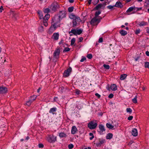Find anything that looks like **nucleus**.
Wrapping results in <instances>:
<instances>
[{"mask_svg":"<svg viewBox=\"0 0 149 149\" xmlns=\"http://www.w3.org/2000/svg\"><path fill=\"white\" fill-rule=\"evenodd\" d=\"M147 33L149 34V27H147Z\"/></svg>","mask_w":149,"mask_h":149,"instance_id":"nucleus-58","label":"nucleus"},{"mask_svg":"<svg viewBox=\"0 0 149 149\" xmlns=\"http://www.w3.org/2000/svg\"><path fill=\"white\" fill-rule=\"evenodd\" d=\"M114 6L118 8H122L123 6L122 3L120 1H117L116 2L115 5Z\"/></svg>","mask_w":149,"mask_h":149,"instance_id":"nucleus-12","label":"nucleus"},{"mask_svg":"<svg viewBox=\"0 0 149 149\" xmlns=\"http://www.w3.org/2000/svg\"><path fill=\"white\" fill-rule=\"evenodd\" d=\"M127 75L126 74H123L120 76V79L121 80H123L125 79L127 77Z\"/></svg>","mask_w":149,"mask_h":149,"instance_id":"nucleus-23","label":"nucleus"},{"mask_svg":"<svg viewBox=\"0 0 149 149\" xmlns=\"http://www.w3.org/2000/svg\"><path fill=\"white\" fill-rule=\"evenodd\" d=\"M56 108L55 107L53 108L50 109L49 112L50 113H52L53 114L54 113V112L56 111Z\"/></svg>","mask_w":149,"mask_h":149,"instance_id":"nucleus-19","label":"nucleus"},{"mask_svg":"<svg viewBox=\"0 0 149 149\" xmlns=\"http://www.w3.org/2000/svg\"><path fill=\"white\" fill-rule=\"evenodd\" d=\"M49 17V15L48 14H46L44 17L43 18V19L46 20V19L47 20Z\"/></svg>","mask_w":149,"mask_h":149,"instance_id":"nucleus-30","label":"nucleus"},{"mask_svg":"<svg viewBox=\"0 0 149 149\" xmlns=\"http://www.w3.org/2000/svg\"><path fill=\"white\" fill-rule=\"evenodd\" d=\"M106 126L107 127L110 129H112L114 127V126H113V125H111V124H109L108 123H107Z\"/></svg>","mask_w":149,"mask_h":149,"instance_id":"nucleus-27","label":"nucleus"},{"mask_svg":"<svg viewBox=\"0 0 149 149\" xmlns=\"http://www.w3.org/2000/svg\"><path fill=\"white\" fill-rule=\"evenodd\" d=\"M52 37L55 40H56L58 39L59 37V34L58 33H55L53 36Z\"/></svg>","mask_w":149,"mask_h":149,"instance_id":"nucleus-14","label":"nucleus"},{"mask_svg":"<svg viewBox=\"0 0 149 149\" xmlns=\"http://www.w3.org/2000/svg\"><path fill=\"white\" fill-rule=\"evenodd\" d=\"M139 56L137 57L135 59V61H137L139 59Z\"/></svg>","mask_w":149,"mask_h":149,"instance_id":"nucleus-61","label":"nucleus"},{"mask_svg":"<svg viewBox=\"0 0 149 149\" xmlns=\"http://www.w3.org/2000/svg\"><path fill=\"white\" fill-rule=\"evenodd\" d=\"M103 42V39L102 38H100L99 39V40H98V42Z\"/></svg>","mask_w":149,"mask_h":149,"instance_id":"nucleus-51","label":"nucleus"},{"mask_svg":"<svg viewBox=\"0 0 149 149\" xmlns=\"http://www.w3.org/2000/svg\"><path fill=\"white\" fill-rule=\"evenodd\" d=\"M113 136V134L111 133L108 134L106 136V138L107 139H111Z\"/></svg>","mask_w":149,"mask_h":149,"instance_id":"nucleus-22","label":"nucleus"},{"mask_svg":"<svg viewBox=\"0 0 149 149\" xmlns=\"http://www.w3.org/2000/svg\"><path fill=\"white\" fill-rule=\"evenodd\" d=\"M107 88L108 90L109 91L110 90V87H109V86H108L107 87Z\"/></svg>","mask_w":149,"mask_h":149,"instance_id":"nucleus-64","label":"nucleus"},{"mask_svg":"<svg viewBox=\"0 0 149 149\" xmlns=\"http://www.w3.org/2000/svg\"><path fill=\"white\" fill-rule=\"evenodd\" d=\"M77 131V130L75 126L72 127L71 130V133L72 134H74Z\"/></svg>","mask_w":149,"mask_h":149,"instance_id":"nucleus-13","label":"nucleus"},{"mask_svg":"<svg viewBox=\"0 0 149 149\" xmlns=\"http://www.w3.org/2000/svg\"><path fill=\"white\" fill-rule=\"evenodd\" d=\"M52 10L54 11L56 10L59 8V6L58 4L57 3H54L52 5Z\"/></svg>","mask_w":149,"mask_h":149,"instance_id":"nucleus-7","label":"nucleus"},{"mask_svg":"<svg viewBox=\"0 0 149 149\" xmlns=\"http://www.w3.org/2000/svg\"><path fill=\"white\" fill-rule=\"evenodd\" d=\"M75 41V38H72L71 41V45H73Z\"/></svg>","mask_w":149,"mask_h":149,"instance_id":"nucleus-34","label":"nucleus"},{"mask_svg":"<svg viewBox=\"0 0 149 149\" xmlns=\"http://www.w3.org/2000/svg\"><path fill=\"white\" fill-rule=\"evenodd\" d=\"M63 43V40H61L59 42V44L61 45Z\"/></svg>","mask_w":149,"mask_h":149,"instance_id":"nucleus-63","label":"nucleus"},{"mask_svg":"<svg viewBox=\"0 0 149 149\" xmlns=\"http://www.w3.org/2000/svg\"><path fill=\"white\" fill-rule=\"evenodd\" d=\"M132 134L134 136H137L138 132L136 128L133 129L131 132Z\"/></svg>","mask_w":149,"mask_h":149,"instance_id":"nucleus-11","label":"nucleus"},{"mask_svg":"<svg viewBox=\"0 0 149 149\" xmlns=\"http://www.w3.org/2000/svg\"><path fill=\"white\" fill-rule=\"evenodd\" d=\"M103 4H99L95 8H94V10H97L99 8H100L102 6H103Z\"/></svg>","mask_w":149,"mask_h":149,"instance_id":"nucleus-18","label":"nucleus"},{"mask_svg":"<svg viewBox=\"0 0 149 149\" xmlns=\"http://www.w3.org/2000/svg\"><path fill=\"white\" fill-rule=\"evenodd\" d=\"M97 22L99 23L100 22V19H97L96 17H94L91 21V24L92 25H95V24Z\"/></svg>","mask_w":149,"mask_h":149,"instance_id":"nucleus-8","label":"nucleus"},{"mask_svg":"<svg viewBox=\"0 0 149 149\" xmlns=\"http://www.w3.org/2000/svg\"><path fill=\"white\" fill-rule=\"evenodd\" d=\"M87 57L89 59H91L92 57V55L91 54H88L87 55Z\"/></svg>","mask_w":149,"mask_h":149,"instance_id":"nucleus-42","label":"nucleus"},{"mask_svg":"<svg viewBox=\"0 0 149 149\" xmlns=\"http://www.w3.org/2000/svg\"><path fill=\"white\" fill-rule=\"evenodd\" d=\"M111 89L113 91H116L117 90V87L115 84H113L111 85Z\"/></svg>","mask_w":149,"mask_h":149,"instance_id":"nucleus-17","label":"nucleus"},{"mask_svg":"<svg viewBox=\"0 0 149 149\" xmlns=\"http://www.w3.org/2000/svg\"><path fill=\"white\" fill-rule=\"evenodd\" d=\"M89 134V135L90 136H94L93 135V134L92 133H91V132Z\"/></svg>","mask_w":149,"mask_h":149,"instance_id":"nucleus-62","label":"nucleus"},{"mask_svg":"<svg viewBox=\"0 0 149 149\" xmlns=\"http://www.w3.org/2000/svg\"><path fill=\"white\" fill-rule=\"evenodd\" d=\"M70 49L69 48L66 47L65 48L64 50L63 51V52H68L70 50Z\"/></svg>","mask_w":149,"mask_h":149,"instance_id":"nucleus-43","label":"nucleus"},{"mask_svg":"<svg viewBox=\"0 0 149 149\" xmlns=\"http://www.w3.org/2000/svg\"><path fill=\"white\" fill-rule=\"evenodd\" d=\"M60 53V51L59 49H57L55 50L54 54V56L56 58H58V56Z\"/></svg>","mask_w":149,"mask_h":149,"instance_id":"nucleus-10","label":"nucleus"},{"mask_svg":"<svg viewBox=\"0 0 149 149\" xmlns=\"http://www.w3.org/2000/svg\"><path fill=\"white\" fill-rule=\"evenodd\" d=\"M101 13V12L100 11H98L96 12L95 14V17H96L97 18L98 17H99L100 16H98V15H100Z\"/></svg>","mask_w":149,"mask_h":149,"instance_id":"nucleus-26","label":"nucleus"},{"mask_svg":"<svg viewBox=\"0 0 149 149\" xmlns=\"http://www.w3.org/2000/svg\"><path fill=\"white\" fill-rule=\"evenodd\" d=\"M137 96H135V97L132 99V101L135 103H136L137 102Z\"/></svg>","mask_w":149,"mask_h":149,"instance_id":"nucleus-36","label":"nucleus"},{"mask_svg":"<svg viewBox=\"0 0 149 149\" xmlns=\"http://www.w3.org/2000/svg\"><path fill=\"white\" fill-rule=\"evenodd\" d=\"M38 146L40 148H42L44 146L42 143H39L38 144Z\"/></svg>","mask_w":149,"mask_h":149,"instance_id":"nucleus-49","label":"nucleus"},{"mask_svg":"<svg viewBox=\"0 0 149 149\" xmlns=\"http://www.w3.org/2000/svg\"><path fill=\"white\" fill-rule=\"evenodd\" d=\"M32 102H33L30 99H29V100L26 102V105L29 106Z\"/></svg>","mask_w":149,"mask_h":149,"instance_id":"nucleus-33","label":"nucleus"},{"mask_svg":"<svg viewBox=\"0 0 149 149\" xmlns=\"http://www.w3.org/2000/svg\"><path fill=\"white\" fill-rule=\"evenodd\" d=\"M147 24V23L146 22H141L140 23H139L138 24V25L140 26H143L146 25V24Z\"/></svg>","mask_w":149,"mask_h":149,"instance_id":"nucleus-24","label":"nucleus"},{"mask_svg":"<svg viewBox=\"0 0 149 149\" xmlns=\"http://www.w3.org/2000/svg\"><path fill=\"white\" fill-rule=\"evenodd\" d=\"M103 66L104 67L107 69H109V65L104 64Z\"/></svg>","mask_w":149,"mask_h":149,"instance_id":"nucleus-40","label":"nucleus"},{"mask_svg":"<svg viewBox=\"0 0 149 149\" xmlns=\"http://www.w3.org/2000/svg\"><path fill=\"white\" fill-rule=\"evenodd\" d=\"M97 125V123L94 122V121H91L88 124V126L91 130L95 129Z\"/></svg>","mask_w":149,"mask_h":149,"instance_id":"nucleus-3","label":"nucleus"},{"mask_svg":"<svg viewBox=\"0 0 149 149\" xmlns=\"http://www.w3.org/2000/svg\"><path fill=\"white\" fill-rule=\"evenodd\" d=\"M95 95L97 96L98 98H99L100 97V95L98 94V93H96Z\"/></svg>","mask_w":149,"mask_h":149,"instance_id":"nucleus-53","label":"nucleus"},{"mask_svg":"<svg viewBox=\"0 0 149 149\" xmlns=\"http://www.w3.org/2000/svg\"><path fill=\"white\" fill-rule=\"evenodd\" d=\"M73 147H74V146L72 144H69L68 146V148L70 149H72Z\"/></svg>","mask_w":149,"mask_h":149,"instance_id":"nucleus-44","label":"nucleus"},{"mask_svg":"<svg viewBox=\"0 0 149 149\" xmlns=\"http://www.w3.org/2000/svg\"><path fill=\"white\" fill-rule=\"evenodd\" d=\"M37 97V96L34 95L33 96L31 97L30 100L33 102V101L35 100Z\"/></svg>","mask_w":149,"mask_h":149,"instance_id":"nucleus-29","label":"nucleus"},{"mask_svg":"<svg viewBox=\"0 0 149 149\" xmlns=\"http://www.w3.org/2000/svg\"><path fill=\"white\" fill-rule=\"evenodd\" d=\"M133 117L132 116H130L128 118V119L129 120H132Z\"/></svg>","mask_w":149,"mask_h":149,"instance_id":"nucleus-50","label":"nucleus"},{"mask_svg":"<svg viewBox=\"0 0 149 149\" xmlns=\"http://www.w3.org/2000/svg\"><path fill=\"white\" fill-rule=\"evenodd\" d=\"M69 17L71 19H73L72 23H73L72 26L73 27L78 26L81 21L79 17L76 16L72 13L70 15Z\"/></svg>","mask_w":149,"mask_h":149,"instance_id":"nucleus-1","label":"nucleus"},{"mask_svg":"<svg viewBox=\"0 0 149 149\" xmlns=\"http://www.w3.org/2000/svg\"><path fill=\"white\" fill-rule=\"evenodd\" d=\"M44 11L45 13H49V8H46L44 10Z\"/></svg>","mask_w":149,"mask_h":149,"instance_id":"nucleus-41","label":"nucleus"},{"mask_svg":"<svg viewBox=\"0 0 149 149\" xmlns=\"http://www.w3.org/2000/svg\"><path fill=\"white\" fill-rule=\"evenodd\" d=\"M64 88L63 87H61L59 88V91L61 93H62L63 92Z\"/></svg>","mask_w":149,"mask_h":149,"instance_id":"nucleus-46","label":"nucleus"},{"mask_svg":"<svg viewBox=\"0 0 149 149\" xmlns=\"http://www.w3.org/2000/svg\"><path fill=\"white\" fill-rule=\"evenodd\" d=\"M38 31L40 32H42L44 31L43 27L42 26H40L38 28Z\"/></svg>","mask_w":149,"mask_h":149,"instance_id":"nucleus-32","label":"nucleus"},{"mask_svg":"<svg viewBox=\"0 0 149 149\" xmlns=\"http://www.w3.org/2000/svg\"><path fill=\"white\" fill-rule=\"evenodd\" d=\"M126 111L127 112H129L130 113L132 112V110L130 108H127L126 109Z\"/></svg>","mask_w":149,"mask_h":149,"instance_id":"nucleus-39","label":"nucleus"},{"mask_svg":"<svg viewBox=\"0 0 149 149\" xmlns=\"http://www.w3.org/2000/svg\"><path fill=\"white\" fill-rule=\"evenodd\" d=\"M7 91V89L5 87L0 86V93H6Z\"/></svg>","mask_w":149,"mask_h":149,"instance_id":"nucleus-9","label":"nucleus"},{"mask_svg":"<svg viewBox=\"0 0 149 149\" xmlns=\"http://www.w3.org/2000/svg\"><path fill=\"white\" fill-rule=\"evenodd\" d=\"M92 0H88V3L89 5H90L91 3V2Z\"/></svg>","mask_w":149,"mask_h":149,"instance_id":"nucleus-60","label":"nucleus"},{"mask_svg":"<svg viewBox=\"0 0 149 149\" xmlns=\"http://www.w3.org/2000/svg\"><path fill=\"white\" fill-rule=\"evenodd\" d=\"M47 140L49 142H54L56 140V137H54L53 135H49L47 138Z\"/></svg>","mask_w":149,"mask_h":149,"instance_id":"nucleus-5","label":"nucleus"},{"mask_svg":"<svg viewBox=\"0 0 149 149\" xmlns=\"http://www.w3.org/2000/svg\"><path fill=\"white\" fill-rule=\"evenodd\" d=\"M55 30L54 28H53L51 26L49 30L48 33L49 34H51Z\"/></svg>","mask_w":149,"mask_h":149,"instance_id":"nucleus-21","label":"nucleus"},{"mask_svg":"<svg viewBox=\"0 0 149 149\" xmlns=\"http://www.w3.org/2000/svg\"><path fill=\"white\" fill-rule=\"evenodd\" d=\"M113 95L112 94H111L109 95V97L110 98H112L113 97Z\"/></svg>","mask_w":149,"mask_h":149,"instance_id":"nucleus-52","label":"nucleus"},{"mask_svg":"<svg viewBox=\"0 0 149 149\" xmlns=\"http://www.w3.org/2000/svg\"><path fill=\"white\" fill-rule=\"evenodd\" d=\"M82 31L81 29H79L76 30L75 29H72L71 31L69 32V34L72 33L74 35H77V34L80 35L82 33Z\"/></svg>","mask_w":149,"mask_h":149,"instance_id":"nucleus-4","label":"nucleus"},{"mask_svg":"<svg viewBox=\"0 0 149 149\" xmlns=\"http://www.w3.org/2000/svg\"><path fill=\"white\" fill-rule=\"evenodd\" d=\"M114 7V5L112 6L111 5H109L107 6V8L109 9H112Z\"/></svg>","mask_w":149,"mask_h":149,"instance_id":"nucleus-45","label":"nucleus"},{"mask_svg":"<svg viewBox=\"0 0 149 149\" xmlns=\"http://www.w3.org/2000/svg\"><path fill=\"white\" fill-rule=\"evenodd\" d=\"M146 54L147 56H149V52L147 51L146 52Z\"/></svg>","mask_w":149,"mask_h":149,"instance_id":"nucleus-55","label":"nucleus"},{"mask_svg":"<svg viewBox=\"0 0 149 149\" xmlns=\"http://www.w3.org/2000/svg\"><path fill=\"white\" fill-rule=\"evenodd\" d=\"M43 23L45 26H47L48 24L47 23L46 20L43 19Z\"/></svg>","mask_w":149,"mask_h":149,"instance_id":"nucleus-38","label":"nucleus"},{"mask_svg":"<svg viewBox=\"0 0 149 149\" xmlns=\"http://www.w3.org/2000/svg\"><path fill=\"white\" fill-rule=\"evenodd\" d=\"M59 136L61 137H63L66 136V134L63 133H60L59 134Z\"/></svg>","mask_w":149,"mask_h":149,"instance_id":"nucleus-31","label":"nucleus"},{"mask_svg":"<svg viewBox=\"0 0 149 149\" xmlns=\"http://www.w3.org/2000/svg\"><path fill=\"white\" fill-rule=\"evenodd\" d=\"M120 33L121 34L122 36H124L127 34V32L126 31L122 30L120 31Z\"/></svg>","mask_w":149,"mask_h":149,"instance_id":"nucleus-20","label":"nucleus"},{"mask_svg":"<svg viewBox=\"0 0 149 149\" xmlns=\"http://www.w3.org/2000/svg\"><path fill=\"white\" fill-rule=\"evenodd\" d=\"M104 142L103 140H100L99 142L96 143V145L97 146H100L101 145L103 144Z\"/></svg>","mask_w":149,"mask_h":149,"instance_id":"nucleus-28","label":"nucleus"},{"mask_svg":"<svg viewBox=\"0 0 149 149\" xmlns=\"http://www.w3.org/2000/svg\"><path fill=\"white\" fill-rule=\"evenodd\" d=\"M53 22H54L55 23L53 24H52L51 26L53 28H54V29L55 30L57 26H56V23H57L58 22H56L55 20H54V18H53Z\"/></svg>","mask_w":149,"mask_h":149,"instance_id":"nucleus-15","label":"nucleus"},{"mask_svg":"<svg viewBox=\"0 0 149 149\" xmlns=\"http://www.w3.org/2000/svg\"><path fill=\"white\" fill-rule=\"evenodd\" d=\"M140 32V29H137L136 31V32H135V33L136 34H138Z\"/></svg>","mask_w":149,"mask_h":149,"instance_id":"nucleus-47","label":"nucleus"},{"mask_svg":"<svg viewBox=\"0 0 149 149\" xmlns=\"http://www.w3.org/2000/svg\"><path fill=\"white\" fill-rule=\"evenodd\" d=\"M69 2L70 3H72L74 1V0H69Z\"/></svg>","mask_w":149,"mask_h":149,"instance_id":"nucleus-57","label":"nucleus"},{"mask_svg":"<svg viewBox=\"0 0 149 149\" xmlns=\"http://www.w3.org/2000/svg\"><path fill=\"white\" fill-rule=\"evenodd\" d=\"M94 136H92L90 138V140H92L94 138Z\"/></svg>","mask_w":149,"mask_h":149,"instance_id":"nucleus-59","label":"nucleus"},{"mask_svg":"<svg viewBox=\"0 0 149 149\" xmlns=\"http://www.w3.org/2000/svg\"><path fill=\"white\" fill-rule=\"evenodd\" d=\"M86 59V58L85 57H83V58L80 60V61L81 62H83Z\"/></svg>","mask_w":149,"mask_h":149,"instance_id":"nucleus-48","label":"nucleus"},{"mask_svg":"<svg viewBox=\"0 0 149 149\" xmlns=\"http://www.w3.org/2000/svg\"><path fill=\"white\" fill-rule=\"evenodd\" d=\"M99 127L100 130L102 132L104 131L105 130L104 126L102 125H99Z\"/></svg>","mask_w":149,"mask_h":149,"instance_id":"nucleus-16","label":"nucleus"},{"mask_svg":"<svg viewBox=\"0 0 149 149\" xmlns=\"http://www.w3.org/2000/svg\"><path fill=\"white\" fill-rule=\"evenodd\" d=\"M79 92H80V91L79 90H77L76 91V93L77 94H79Z\"/></svg>","mask_w":149,"mask_h":149,"instance_id":"nucleus-56","label":"nucleus"},{"mask_svg":"<svg viewBox=\"0 0 149 149\" xmlns=\"http://www.w3.org/2000/svg\"><path fill=\"white\" fill-rule=\"evenodd\" d=\"M135 7H130L129 8V9L127 10V12H130L132 10H135Z\"/></svg>","mask_w":149,"mask_h":149,"instance_id":"nucleus-25","label":"nucleus"},{"mask_svg":"<svg viewBox=\"0 0 149 149\" xmlns=\"http://www.w3.org/2000/svg\"><path fill=\"white\" fill-rule=\"evenodd\" d=\"M145 68H149V62H146L145 63Z\"/></svg>","mask_w":149,"mask_h":149,"instance_id":"nucleus-35","label":"nucleus"},{"mask_svg":"<svg viewBox=\"0 0 149 149\" xmlns=\"http://www.w3.org/2000/svg\"><path fill=\"white\" fill-rule=\"evenodd\" d=\"M74 7H69L68 8V10L69 12H72L73 10Z\"/></svg>","mask_w":149,"mask_h":149,"instance_id":"nucleus-37","label":"nucleus"},{"mask_svg":"<svg viewBox=\"0 0 149 149\" xmlns=\"http://www.w3.org/2000/svg\"><path fill=\"white\" fill-rule=\"evenodd\" d=\"M66 15L65 12L64 11H62L60 12L59 15H55L54 17V20L56 22H59L61 19L65 17Z\"/></svg>","mask_w":149,"mask_h":149,"instance_id":"nucleus-2","label":"nucleus"},{"mask_svg":"<svg viewBox=\"0 0 149 149\" xmlns=\"http://www.w3.org/2000/svg\"><path fill=\"white\" fill-rule=\"evenodd\" d=\"M79 42H81L82 41V40H83V38L82 37H80V38H79Z\"/></svg>","mask_w":149,"mask_h":149,"instance_id":"nucleus-54","label":"nucleus"},{"mask_svg":"<svg viewBox=\"0 0 149 149\" xmlns=\"http://www.w3.org/2000/svg\"><path fill=\"white\" fill-rule=\"evenodd\" d=\"M72 68L69 67L67 70L65 71L63 73V76L66 77H68L70 75V73L71 72Z\"/></svg>","mask_w":149,"mask_h":149,"instance_id":"nucleus-6","label":"nucleus"}]
</instances>
